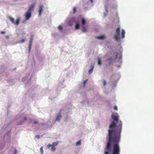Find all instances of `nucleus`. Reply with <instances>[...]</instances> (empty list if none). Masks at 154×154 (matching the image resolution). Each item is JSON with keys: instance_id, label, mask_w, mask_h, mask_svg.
Segmentation results:
<instances>
[{"instance_id": "17", "label": "nucleus", "mask_w": 154, "mask_h": 154, "mask_svg": "<svg viewBox=\"0 0 154 154\" xmlns=\"http://www.w3.org/2000/svg\"><path fill=\"white\" fill-rule=\"evenodd\" d=\"M101 61L100 58H99L98 60V64L99 65H101Z\"/></svg>"}, {"instance_id": "18", "label": "nucleus", "mask_w": 154, "mask_h": 154, "mask_svg": "<svg viewBox=\"0 0 154 154\" xmlns=\"http://www.w3.org/2000/svg\"><path fill=\"white\" fill-rule=\"evenodd\" d=\"M58 142H53L52 144L51 145L55 146H57L58 145Z\"/></svg>"}, {"instance_id": "7", "label": "nucleus", "mask_w": 154, "mask_h": 154, "mask_svg": "<svg viewBox=\"0 0 154 154\" xmlns=\"http://www.w3.org/2000/svg\"><path fill=\"white\" fill-rule=\"evenodd\" d=\"M35 3H33L30 5L29 8V9L27 11L31 12L33 10L34 8L35 7Z\"/></svg>"}, {"instance_id": "1", "label": "nucleus", "mask_w": 154, "mask_h": 154, "mask_svg": "<svg viewBox=\"0 0 154 154\" xmlns=\"http://www.w3.org/2000/svg\"><path fill=\"white\" fill-rule=\"evenodd\" d=\"M111 117L114 121L117 122V125H116L115 122H112L109 125L108 130V140L104 149V154H109L111 151L112 143L113 145L111 154H119L120 149L119 143L122 123L121 121H118L119 116L117 113L112 114Z\"/></svg>"}, {"instance_id": "31", "label": "nucleus", "mask_w": 154, "mask_h": 154, "mask_svg": "<svg viewBox=\"0 0 154 154\" xmlns=\"http://www.w3.org/2000/svg\"><path fill=\"white\" fill-rule=\"evenodd\" d=\"M35 137L38 139V135L35 136Z\"/></svg>"}, {"instance_id": "4", "label": "nucleus", "mask_w": 154, "mask_h": 154, "mask_svg": "<svg viewBox=\"0 0 154 154\" xmlns=\"http://www.w3.org/2000/svg\"><path fill=\"white\" fill-rule=\"evenodd\" d=\"M8 18L11 21L12 23L16 25H18L20 21V18H18L17 19L16 22L15 21L14 19L11 17H9Z\"/></svg>"}, {"instance_id": "10", "label": "nucleus", "mask_w": 154, "mask_h": 154, "mask_svg": "<svg viewBox=\"0 0 154 154\" xmlns=\"http://www.w3.org/2000/svg\"><path fill=\"white\" fill-rule=\"evenodd\" d=\"M51 147V150L52 151H54L55 150V147H54V146H53L52 145H51V144H48V145H47V147L48 148H50Z\"/></svg>"}, {"instance_id": "32", "label": "nucleus", "mask_w": 154, "mask_h": 154, "mask_svg": "<svg viewBox=\"0 0 154 154\" xmlns=\"http://www.w3.org/2000/svg\"><path fill=\"white\" fill-rule=\"evenodd\" d=\"M6 38H7L8 39L9 38V36L8 35H6Z\"/></svg>"}, {"instance_id": "29", "label": "nucleus", "mask_w": 154, "mask_h": 154, "mask_svg": "<svg viewBox=\"0 0 154 154\" xmlns=\"http://www.w3.org/2000/svg\"><path fill=\"white\" fill-rule=\"evenodd\" d=\"M38 123V122L37 121H35L33 123L35 124H37Z\"/></svg>"}, {"instance_id": "8", "label": "nucleus", "mask_w": 154, "mask_h": 154, "mask_svg": "<svg viewBox=\"0 0 154 154\" xmlns=\"http://www.w3.org/2000/svg\"><path fill=\"white\" fill-rule=\"evenodd\" d=\"M29 80L30 77L27 76L25 78H23L22 79V81L23 82H24L25 83H28L29 82Z\"/></svg>"}, {"instance_id": "33", "label": "nucleus", "mask_w": 154, "mask_h": 154, "mask_svg": "<svg viewBox=\"0 0 154 154\" xmlns=\"http://www.w3.org/2000/svg\"><path fill=\"white\" fill-rule=\"evenodd\" d=\"M20 43V42H16V43H15L14 44H17V43Z\"/></svg>"}, {"instance_id": "26", "label": "nucleus", "mask_w": 154, "mask_h": 154, "mask_svg": "<svg viewBox=\"0 0 154 154\" xmlns=\"http://www.w3.org/2000/svg\"><path fill=\"white\" fill-rule=\"evenodd\" d=\"M87 80H85L84 82H83V85H84V86H85V84L86 83V82H87Z\"/></svg>"}, {"instance_id": "14", "label": "nucleus", "mask_w": 154, "mask_h": 154, "mask_svg": "<svg viewBox=\"0 0 154 154\" xmlns=\"http://www.w3.org/2000/svg\"><path fill=\"white\" fill-rule=\"evenodd\" d=\"M96 38L98 39H103L105 38V36L104 35H102L99 37H96Z\"/></svg>"}, {"instance_id": "11", "label": "nucleus", "mask_w": 154, "mask_h": 154, "mask_svg": "<svg viewBox=\"0 0 154 154\" xmlns=\"http://www.w3.org/2000/svg\"><path fill=\"white\" fill-rule=\"evenodd\" d=\"M125 30L124 29H122V32H121V38H123L125 37Z\"/></svg>"}, {"instance_id": "12", "label": "nucleus", "mask_w": 154, "mask_h": 154, "mask_svg": "<svg viewBox=\"0 0 154 154\" xmlns=\"http://www.w3.org/2000/svg\"><path fill=\"white\" fill-rule=\"evenodd\" d=\"M61 117V115L60 113H59L56 119V121H58L60 120Z\"/></svg>"}, {"instance_id": "22", "label": "nucleus", "mask_w": 154, "mask_h": 154, "mask_svg": "<svg viewBox=\"0 0 154 154\" xmlns=\"http://www.w3.org/2000/svg\"><path fill=\"white\" fill-rule=\"evenodd\" d=\"M73 14H75L76 11V8L75 7H74L73 9Z\"/></svg>"}, {"instance_id": "24", "label": "nucleus", "mask_w": 154, "mask_h": 154, "mask_svg": "<svg viewBox=\"0 0 154 154\" xmlns=\"http://www.w3.org/2000/svg\"><path fill=\"white\" fill-rule=\"evenodd\" d=\"M58 29L61 30L62 29V27L61 26H59L58 27Z\"/></svg>"}, {"instance_id": "21", "label": "nucleus", "mask_w": 154, "mask_h": 154, "mask_svg": "<svg viewBox=\"0 0 154 154\" xmlns=\"http://www.w3.org/2000/svg\"><path fill=\"white\" fill-rule=\"evenodd\" d=\"M40 150L41 151V154H43V149L42 147H41L40 148Z\"/></svg>"}, {"instance_id": "2", "label": "nucleus", "mask_w": 154, "mask_h": 154, "mask_svg": "<svg viewBox=\"0 0 154 154\" xmlns=\"http://www.w3.org/2000/svg\"><path fill=\"white\" fill-rule=\"evenodd\" d=\"M26 117L24 116H20L19 115L17 116L16 117V118L15 119L16 120H19V122L20 121V122H18L17 124H22L23 123V122L26 120Z\"/></svg>"}, {"instance_id": "19", "label": "nucleus", "mask_w": 154, "mask_h": 154, "mask_svg": "<svg viewBox=\"0 0 154 154\" xmlns=\"http://www.w3.org/2000/svg\"><path fill=\"white\" fill-rule=\"evenodd\" d=\"M87 29L84 26L82 27V31L84 32H85L86 31Z\"/></svg>"}, {"instance_id": "34", "label": "nucleus", "mask_w": 154, "mask_h": 154, "mask_svg": "<svg viewBox=\"0 0 154 154\" xmlns=\"http://www.w3.org/2000/svg\"><path fill=\"white\" fill-rule=\"evenodd\" d=\"M117 54H116V59L117 58Z\"/></svg>"}, {"instance_id": "5", "label": "nucleus", "mask_w": 154, "mask_h": 154, "mask_svg": "<svg viewBox=\"0 0 154 154\" xmlns=\"http://www.w3.org/2000/svg\"><path fill=\"white\" fill-rule=\"evenodd\" d=\"M31 16V12L27 11L25 14V19L26 20H29Z\"/></svg>"}, {"instance_id": "13", "label": "nucleus", "mask_w": 154, "mask_h": 154, "mask_svg": "<svg viewBox=\"0 0 154 154\" xmlns=\"http://www.w3.org/2000/svg\"><path fill=\"white\" fill-rule=\"evenodd\" d=\"M94 68V65H92L91 66V69L89 70L88 71V73L89 74H91Z\"/></svg>"}, {"instance_id": "30", "label": "nucleus", "mask_w": 154, "mask_h": 154, "mask_svg": "<svg viewBox=\"0 0 154 154\" xmlns=\"http://www.w3.org/2000/svg\"><path fill=\"white\" fill-rule=\"evenodd\" d=\"M5 33V32L4 31H2L1 32V33L2 34H4Z\"/></svg>"}, {"instance_id": "27", "label": "nucleus", "mask_w": 154, "mask_h": 154, "mask_svg": "<svg viewBox=\"0 0 154 154\" xmlns=\"http://www.w3.org/2000/svg\"><path fill=\"white\" fill-rule=\"evenodd\" d=\"M114 108V109L115 110H117V107L116 106H115Z\"/></svg>"}, {"instance_id": "9", "label": "nucleus", "mask_w": 154, "mask_h": 154, "mask_svg": "<svg viewBox=\"0 0 154 154\" xmlns=\"http://www.w3.org/2000/svg\"><path fill=\"white\" fill-rule=\"evenodd\" d=\"M43 6L42 5H40L39 8V16H40L43 11Z\"/></svg>"}, {"instance_id": "16", "label": "nucleus", "mask_w": 154, "mask_h": 154, "mask_svg": "<svg viewBox=\"0 0 154 154\" xmlns=\"http://www.w3.org/2000/svg\"><path fill=\"white\" fill-rule=\"evenodd\" d=\"M85 22H86L85 20L83 18L82 19V25L85 24Z\"/></svg>"}, {"instance_id": "20", "label": "nucleus", "mask_w": 154, "mask_h": 154, "mask_svg": "<svg viewBox=\"0 0 154 154\" xmlns=\"http://www.w3.org/2000/svg\"><path fill=\"white\" fill-rule=\"evenodd\" d=\"M81 144V140H79L78 142H77L76 143V145H80Z\"/></svg>"}, {"instance_id": "3", "label": "nucleus", "mask_w": 154, "mask_h": 154, "mask_svg": "<svg viewBox=\"0 0 154 154\" xmlns=\"http://www.w3.org/2000/svg\"><path fill=\"white\" fill-rule=\"evenodd\" d=\"M120 28H117L116 31V34L114 35V38L116 41H118L119 39Z\"/></svg>"}, {"instance_id": "28", "label": "nucleus", "mask_w": 154, "mask_h": 154, "mask_svg": "<svg viewBox=\"0 0 154 154\" xmlns=\"http://www.w3.org/2000/svg\"><path fill=\"white\" fill-rule=\"evenodd\" d=\"M103 84L105 86L106 85V82H105V80H104L103 81Z\"/></svg>"}, {"instance_id": "6", "label": "nucleus", "mask_w": 154, "mask_h": 154, "mask_svg": "<svg viewBox=\"0 0 154 154\" xmlns=\"http://www.w3.org/2000/svg\"><path fill=\"white\" fill-rule=\"evenodd\" d=\"M34 38L33 36L32 35H31L30 38L29 43V52H30V51L32 45V43Z\"/></svg>"}, {"instance_id": "15", "label": "nucleus", "mask_w": 154, "mask_h": 154, "mask_svg": "<svg viewBox=\"0 0 154 154\" xmlns=\"http://www.w3.org/2000/svg\"><path fill=\"white\" fill-rule=\"evenodd\" d=\"M79 28V26L78 23H77L75 26V29H78Z\"/></svg>"}, {"instance_id": "25", "label": "nucleus", "mask_w": 154, "mask_h": 154, "mask_svg": "<svg viewBox=\"0 0 154 154\" xmlns=\"http://www.w3.org/2000/svg\"><path fill=\"white\" fill-rule=\"evenodd\" d=\"M17 149H15V150H14V154H17Z\"/></svg>"}, {"instance_id": "35", "label": "nucleus", "mask_w": 154, "mask_h": 154, "mask_svg": "<svg viewBox=\"0 0 154 154\" xmlns=\"http://www.w3.org/2000/svg\"><path fill=\"white\" fill-rule=\"evenodd\" d=\"M91 2H93V0H90Z\"/></svg>"}, {"instance_id": "23", "label": "nucleus", "mask_w": 154, "mask_h": 154, "mask_svg": "<svg viewBox=\"0 0 154 154\" xmlns=\"http://www.w3.org/2000/svg\"><path fill=\"white\" fill-rule=\"evenodd\" d=\"M26 41V39L25 38V39H22L21 41V42H25Z\"/></svg>"}]
</instances>
